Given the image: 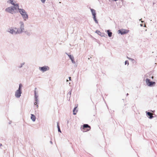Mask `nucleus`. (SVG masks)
<instances>
[{
  "instance_id": "7ed1b4c3",
  "label": "nucleus",
  "mask_w": 157,
  "mask_h": 157,
  "mask_svg": "<svg viewBox=\"0 0 157 157\" xmlns=\"http://www.w3.org/2000/svg\"><path fill=\"white\" fill-rule=\"evenodd\" d=\"M22 85L21 84H20L18 89L16 91L15 93V96L17 98H19L21 96L22 93L21 88Z\"/></svg>"
},
{
  "instance_id": "412c9836",
  "label": "nucleus",
  "mask_w": 157,
  "mask_h": 157,
  "mask_svg": "<svg viewBox=\"0 0 157 157\" xmlns=\"http://www.w3.org/2000/svg\"><path fill=\"white\" fill-rule=\"evenodd\" d=\"M25 63H21L20 65L18 66V67L20 68L22 67L23 65H24L25 64Z\"/></svg>"
},
{
  "instance_id": "f03ea898",
  "label": "nucleus",
  "mask_w": 157,
  "mask_h": 157,
  "mask_svg": "<svg viewBox=\"0 0 157 157\" xmlns=\"http://www.w3.org/2000/svg\"><path fill=\"white\" fill-rule=\"evenodd\" d=\"M19 12L24 21H26L28 18V15L25 10L19 9Z\"/></svg>"
},
{
  "instance_id": "423d86ee",
  "label": "nucleus",
  "mask_w": 157,
  "mask_h": 157,
  "mask_svg": "<svg viewBox=\"0 0 157 157\" xmlns=\"http://www.w3.org/2000/svg\"><path fill=\"white\" fill-rule=\"evenodd\" d=\"M36 88H35V91H34L35 100V102L34 103L35 105H36L37 104L38 102L39 101V100H38V95L36 93Z\"/></svg>"
},
{
  "instance_id": "72a5a7b5",
  "label": "nucleus",
  "mask_w": 157,
  "mask_h": 157,
  "mask_svg": "<svg viewBox=\"0 0 157 157\" xmlns=\"http://www.w3.org/2000/svg\"><path fill=\"white\" fill-rule=\"evenodd\" d=\"M69 80H71V77H69Z\"/></svg>"
},
{
  "instance_id": "f704fd0d",
  "label": "nucleus",
  "mask_w": 157,
  "mask_h": 157,
  "mask_svg": "<svg viewBox=\"0 0 157 157\" xmlns=\"http://www.w3.org/2000/svg\"><path fill=\"white\" fill-rule=\"evenodd\" d=\"M140 25H141V26H142V24H140Z\"/></svg>"
},
{
  "instance_id": "393cba45",
  "label": "nucleus",
  "mask_w": 157,
  "mask_h": 157,
  "mask_svg": "<svg viewBox=\"0 0 157 157\" xmlns=\"http://www.w3.org/2000/svg\"><path fill=\"white\" fill-rule=\"evenodd\" d=\"M127 58L129 59V60H131V61H133L134 60V59H132V58H129L128 57H127Z\"/></svg>"
},
{
  "instance_id": "4be33fe9",
  "label": "nucleus",
  "mask_w": 157,
  "mask_h": 157,
  "mask_svg": "<svg viewBox=\"0 0 157 157\" xmlns=\"http://www.w3.org/2000/svg\"><path fill=\"white\" fill-rule=\"evenodd\" d=\"M13 0H9L10 2V3L12 5H14L15 3L13 2Z\"/></svg>"
},
{
  "instance_id": "6ab92c4d",
  "label": "nucleus",
  "mask_w": 157,
  "mask_h": 157,
  "mask_svg": "<svg viewBox=\"0 0 157 157\" xmlns=\"http://www.w3.org/2000/svg\"><path fill=\"white\" fill-rule=\"evenodd\" d=\"M76 108V107H75L74 108V109L73 110V114L74 115L76 114V113L77 112V110L76 111H75Z\"/></svg>"
},
{
  "instance_id": "9d476101",
  "label": "nucleus",
  "mask_w": 157,
  "mask_h": 157,
  "mask_svg": "<svg viewBox=\"0 0 157 157\" xmlns=\"http://www.w3.org/2000/svg\"><path fill=\"white\" fill-rule=\"evenodd\" d=\"M91 11V12L92 15L93 16V17L94 16H96V11L95 10H94L93 9H90Z\"/></svg>"
},
{
  "instance_id": "473e14b6",
  "label": "nucleus",
  "mask_w": 157,
  "mask_h": 157,
  "mask_svg": "<svg viewBox=\"0 0 157 157\" xmlns=\"http://www.w3.org/2000/svg\"><path fill=\"white\" fill-rule=\"evenodd\" d=\"M50 142L51 144H52V141H50Z\"/></svg>"
},
{
  "instance_id": "a878e982",
  "label": "nucleus",
  "mask_w": 157,
  "mask_h": 157,
  "mask_svg": "<svg viewBox=\"0 0 157 157\" xmlns=\"http://www.w3.org/2000/svg\"><path fill=\"white\" fill-rule=\"evenodd\" d=\"M46 0H40L41 2L43 3H45Z\"/></svg>"
},
{
  "instance_id": "c756f323",
  "label": "nucleus",
  "mask_w": 157,
  "mask_h": 157,
  "mask_svg": "<svg viewBox=\"0 0 157 157\" xmlns=\"http://www.w3.org/2000/svg\"><path fill=\"white\" fill-rule=\"evenodd\" d=\"M57 126L58 129V128H60L59 125V123L58 122L57 123Z\"/></svg>"
},
{
  "instance_id": "9b49d317",
  "label": "nucleus",
  "mask_w": 157,
  "mask_h": 157,
  "mask_svg": "<svg viewBox=\"0 0 157 157\" xmlns=\"http://www.w3.org/2000/svg\"><path fill=\"white\" fill-rule=\"evenodd\" d=\"M13 5L14 6L13 7V8H14V10H17V9H18V10H19V9H20V8H19V6L18 4H14V5Z\"/></svg>"
},
{
  "instance_id": "a211bd4d",
  "label": "nucleus",
  "mask_w": 157,
  "mask_h": 157,
  "mask_svg": "<svg viewBox=\"0 0 157 157\" xmlns=\"http://www.w3.org/2000/svg\"><path fill=\"white\" fill-rule=\"evenodd\" d=\"M24 32L25 33L26 35H27L28 36L30 35L31 34V32H28L27 31H25V32Z\"/></svg>"
},
{
  "instance_id": "4c0bfd02",
  "label": "nucleus",
  "mask_w": 157,
  "mask_h": 157,
  "mask_svg": "<svg viewBox=\"0 0 157 157\" xmlns=\"http://www.w3.org/2000/svg\"><path fill=\"white\" fill-rule=\"evenodd\" d=\"M153 77V76L152 77V78Z\"/></svg>"
},
{
  "instance_id": "39448f33",
  "label": "nucleus",
  "mask_w": 157,
  "mask_h": 157,
  "mask_svg": "<svg viewBox=\"0 0 157 157\" xmlns=\"http://www.w3.org/2000/svg\"><path fill=\"white\" fill-rule=\"evenodd\" d=\"M16 30L17 31H16L14 29H13L12 28H10L9 29H8L7 32L10 33L13 35H16L17 34H19L17 32V30Z\"/></svg>"
},
{
  "instance_id": "ea45409f",
  "label": "nucleus",
  "mask_w": 157,
  "mask_h": 157,
  "mask_svg": "<svg viewBox=\"0 0 157 157\" xmlns=\"http://www.w3.org/2000/svg\"><path fill=\"white\" fill-rule=\"evenodd\" d=\"M141 20H142V19H141L140 20V21Z\"/></svg>"
},
{
  "instance_id": "bb28decb",
  "label": "nucleus",
  "mask_w": 157,
  "mask_h": 157,
  "mask_svg": "<svg viewBox=\"0 0 157 157\" xmlns=\"http://www.w3.org/2000/svg\"><path fill=\"white\" fill-rule=\"evenodd\" d=\"M71 90L70 91H69L68 93V94H69L70 95H71Z\"/></svg>"
},
{
  "instance_id": "6e6552de",
  "label": "nucleus",
  "mask_w": 157,
  "mask_h": 157,
  "mask_svg": "<svg viewBox=\"0 0 157 157\" xmlns=\"http://www.w3.org/2000/svg\"><path fill=\"white\" fill-rule=\"evenodd\" d=\"M128 30L122 29L121 30H119L118 32V33H120L121 35H123L124 34L127 33L128 32Z\"/></svg>"
},
{
  "instance_id": "5701e85b",
  "label": "nucleus",
  "mask_w": 157,
  "mask_h": 157,
  "mask_svg": "<svg viewBox=\"0 0 157 157\" xmlns=\"http://www.w3.org/2000/svg\"><path fill=\"white\" fill-rule=\"evenodd\" d=\"M126 64H127L128 65H129V62L128 60H126L125 62V64L126 65Z\"/></svg>"
},
{
  "instance_id": "ddd939ff",
  "label": "nucleus",
  "mask_w": 157,
  "mask_h": 157,
  "mask_svg": "<svg viewBox=\"0 0 157 157\" xmlns=\"http://www.w3.org/2000/svg\"><path fill=\"white\" fill-rule=\"evenodd\" d=\"M31 119L33 121H35L36 120V117L33 114H31Z\"/></svg>"
},
{
  "instance_id": "f257e3e1",
  "label": "nucleus",
  "mask_w": 157,
  "mask_h": 157,
  "mask_svg": "<svg viewBox=\"0 0 157 157\" xmlns=\"http://www.w3.org/2000/svg\"><path fill=\"white\" fill-rule=\"evenodd\" d=\"M24 24L22 21H20L19 22V28H15V29L17 30V32L19 34L21 33L25 32Z\"/></svg>"
},
{
  "instance_id": "f8f14e48",
  "label": "nucleus",
  "mask_w": 157,
  "mask_h": 157,
  "mask_svg": "<svg viewBox=\"0 0 157 157\" xmlns=\"http://www.w3.org/2000/svg\"><path fill=\"white\" fill-rule=\"evenodd\" d=\"M66 54H67V55L69 56V58L71 60V61L72 62V63H75V61L74 60V57H72V56H71V55H68V54H67V53H66Z\"/></svg>"
},
{
  "instance_id": "4468645a",
  "label": "nucleus",
  "mask_w": 157,
  "mask_h": 157,
  "mask_svg": "<svg viewBox=\"0 0 157 157\" xmlns=\"http://www.w3.org/2000/svg\"><path fill=\"white\" fill-rule=\"evenodd\" d=\"M89 128V129L88 130H87L88 131L91 128L89 126L88 124H84L83 125V128Z\"/></svg>"
},
{
  "instance_id": "b1692460",
  "label": "nucleus",
  "mask_w": 157,
  "mask_h": 157,
  "mask_svg": "<svg viewBox=\"0 0 157 157\" xmlns=\"http://www.w3.org/2000/svg\"><path fill=\"white\" fill-rule=\"evenodd\" d=\"M96 33L99 35H100V34H101V33L100 31L98 30H96Z\"/></svg>"
},
{
  "instance_id": "58836bf2",
  "label": "nucleus",
  "mask_w": 157,
  "mask_h": 157,
  "mask_svg": "<svg viewBox=\"0 0 157 157\" xmlns=\"http://www.w3.org/2000/svg\"><path fill=\"white\" fill-rule=\"evenodd\" d=\"M141 22H143V21H141Z\"/></svg>"
},
{
  "instance_id": "e433bc0d",
  "label": "nucleus",
  "mask_w": 157,
  "mask_h": 157,
  "mask_svg": "<svg viewBox=\"0 0 157 157\" xmlns=\"http://www.w3.org/2000/svg\"><path fill=\"white\" fill-rule=\"evenodd\" d=\"M68 80H67V82H68Z\"/></svg>"
},
{
  "instance_id": "20e7f679",
  "label": "nucleus",
  "mask_w": 157,
  "mask_h": 157,
  "mask_svg": "<svg viewBox=\"0 0 157 157\" xmlns=\"http://www.w3.org/2000/svg\"><path fill=\"white\" fill-rule=\"evenodd\" d=\"M50 69L49 67L47 66H44L42 67H39V69L42 72L48 71Z\"/></svg>"
},
{
  "instance_id": "2f4dec72",
  "label": "nucleus",
  "mask_w": 157,
  "mask_h": 157,
  "mask_svg": "<svg viewBox=\"0 0 157 157\" xmlns=\"http://www.w3.org/2000/svg\"><path fill=\"white\" fill-rule=\"evenodd\" d=\"M36 105V107H37V108H38V105H37V104Z\"/></svg>"
},
{
  "instance_id": "0eeeda50",
  "label": "nucleus",
  "mask_w": 157,
  "mask_h": 157,
  "mask_svg": "<svg viewBox=\"0 0 157 157\" xmlns=\"http://www.w3.org/2000/svg\"><path fill=\"white\" fill-rule=\"evenodd\" d=\"M5 11L10 13L13 14L14 12V9L13 7H10L6 8Z\"/></svg>"
},
{
  "instance_id": "c9c22d12",
  "label": "nucleus",
  "mask_w": 157,
  "mask_h": 157,
  "mask_svg": "<svg viewBox=\"0 0 157 157\" xmlns=\"http://www.w3.org/2000/svg\"><path fill=\"white\" fill-rule=\"evenodd\" d=\"M128 94H127V96H128Z\"/></svg>"
},
{
  "instance_id": "dca6fc26",
  "label": "nucleus",
  "mask_w": 157,
  "mask_h": 157,
  "mask_svg": "<svg viewBox=\"0 0 157 157\" xmlns=\"http://www.w3.org/2000/svg\"><path fill=\"white\" fill-rule=\"evenodd\" d=\"M107 32L108 36L110 37H111L112 35V33L110 32V31L109 30H108Z\"/></svg>"
},
{
  "instance_id": "f3484780",
  "label": "nucleus",
  "mask_w": 157,
  "mask_h": 157,
  "mask_svg": "<svg viewBox=\"0 0 157 157\" xmlns=\"http://www.w3.org/2000/svg\"><path fill=\"white\" fill-rule=\"evenodd\" d=\"M146 83L148 85V84H150V82L151 81H150V80L148 78H147L145 80Z\"/></svg>"
},
{
  "instance_id": "7c9ffc66",
  "label": "nucleus",
  "mask_w": 157,
  "mask_h": 157,
  "mask_svg": "<svg viewBox=\"0 0 157 157\" xmlns=\"http://www.w3.org/2000/svg\"><path fill=\"white\" fill-rule=\"evenodd\" d=\"M57 126L58 129V128H60L59 125V123L58 122L57 123Z\"/></svg>"
},
{
  "instance_id": "1a4fd4ad",
  "label": "nucleus",
  "mask_w": 157,
  "mask_h": 157,
  "mask_svg": "<svg viewBox=\"0 0 157 157\" xmlns=\"http://www.w3.org/2000/svg\"><path fill=\"white\" fill-rule=\"evenodd\" d=\"M146 113L147 115L148 116H149V117L150 119H152L153 117L152 115V114L151 113V112H148L146 111Z\"/></svg>"
},
{
  "instance_id": "cd10ccee",
  "label": "nucleus",
  "mask_w": 157,
  "mask_h": 157,
  "mask_svg": "<svg viewBox=\"0 0 157 157\" xmlns=\"http://www.w3.org/2000/svg\"><path fill=\"white\" fill-rule=\"evenodd\" d=\"M58 131L59 132H61V131L60 130V128H58Z\"/></svg>"
},
{
  "instance_id": "aec40b11",
  "label": "nucleus",
  "mask_w": 157,
  "mask_h": 157,
  "mask_svg": "<svg viewBox=\"0 0 157 157\" xmlns=\"http://www.w3.org/2000/svg\"><path fill=\"white\" fill-rule=\"evenodd\" d=\"M93 18L96 23L98 24V22L96 18V16L93 17Z\"/></svg>"
},
{
  "instance_id": "2eb2a0df",
  "label": "nucleus",
  "mask_w": 157,
  "mask_h": 157,
  "mask_svg": "<svg viewBox=\"0 0 157 157\" xmlns=\"http://www.w3.org/2000/svg\"><path fill=\"white\" fill-rule=\"evenodd\" d=\"M155 82H154L151 81L150 82V84H148V86H152L155 84Z\"/></svg>"
},
{
  "instance_id": "c85d7f7f",
  "label": "nucleus",
  "mask_w": 157,
  "mask_h": 157,
  "mask_svg": "<svg viewBox=\"0 0 157 157\" xmlns=\"http://www.w3.org/2000/svg\"><path fill=\"white\" fill-rule=\"evenodd\" d=\"M100 35H101V36H104V34L101 33V34H100Z\"/></svg>"
}]
</instances>
